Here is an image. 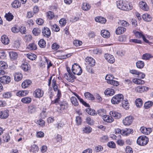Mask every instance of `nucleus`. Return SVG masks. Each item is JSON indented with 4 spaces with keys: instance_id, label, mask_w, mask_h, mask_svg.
Segmentation results:
<instances>
[{
    "instance_id": "f257e3e1",
    "label": "nucleus",
    "mask_w": 153,
    "mask_h": 153,
    "mask_svg": "<svg viewBox=\"0 0 153 153\" xmlns=\"http://www.w3.org/2000/svg\"><path fill=\"white\" fill-rule=\"evenodd\" d=\"M117 6L118 8L124 10H128L132 9V7L131 6L128 2L120 1L117 2Z\"/></svg>"
},
{
    "instance_id": "f03ea898",
    "label": "nucleus",
    "mask_w": 153,
    "mask_h": 153,
    "mask_svg": "<svg viewBox=\"0 0 153 153\" xmlns=\"http://www.w3.org/2000/svg\"><path fill=\"white\" fill-rule=\"evenodd\" d=\"M105 79L108 83L114 86H117L119 85V82L113 80L114 77L112 75H107L105 77Z\"/></svg>"
},
{
    "instance_id": "7ed1b4c3",
    "label": "nucleus",
    "mask_w": 153,
    "mask_h": 153,
    "mask_svg": "<svg viewBox=\"0 0 153 153\" xmlns=\"http://www.w3.org/2000/svg\"><path fill=\"white\" fill-rule=\"evenodd\" d=\"M68 73H65L64 75L65 78L68 81L73 82L75 78V76L72 74L70 68L68 67H66Z\"/></svg>"
},
{
    "instance_id": "20e7f679",
    "label": "nucleus",
    "mask_w": 153,
    "mask_h": 153,
    "mask_svg": "<svg viewBox=\"0 0 153 153\" xmlns=\"http://www.w3.org/2000/svg\"><path fill=\"white\" fill-rule=\"evenodd\" d=\"M123 96L121 94H118L114 96L111 100L113 104H117L123 100Z\"/></svg>"
},
{
    "instance_id": "39448f33",
    "label": "nucleus",
    "mask_w": 153,
    "mask_h": 153,
    "mask_svg": "<svg viewBox=\"0 0 153 153\" xmlns=\"http://www.w3.org/2000/svg\"><path fill=\"white\" fill-rule=\"evenodd\" d=\"M71 70L74 74L79 75L82 72L81 67L76 63H74L72 65Z\"/></svg>"
},
{
    "instance_id": "423d86ee",
    "label": "nucleus",
    "mask_w": 153,
    "mask_h": 153,
    "mask_svg": "<svg viewBox=\"0 0 153 153\" xmlns=\"http://www.w3.org/2000/svg\"><path fill=\"white\" fill-rule=\"evenodd\" d=\"M149 141L148 138L145 136H141L138 138L137 143L140 146H145L147 144Z\"/></svg>"
},
{
    "instance_id": "0eeeda50",
    "label": "nucleus",
    "mask_w": 153,
    "mask_h": 153,
    "mask_svg": "<svg viewBox=\"0 0 153 153\" xmlns=\"http://www.w3.org/2000/svg\"><path fill=\"white\" fill-rule=\"evenodd\" d=\"M133 121V118L131 116H128L123 120V124L126 126H128L131 124Z\"/></svg>"
},
{
    "instance_id": "6e6552de",
    "label": "nucleus",
    "mask_w": 153,
    "mask_h": 153,
    "mask_svg": "<svg viewBox=\"0 0 153 153\" xmlns=\"http://www.w3.org/2000/svg\"><path fill=\"white\" fill-rule=\"evenodd\" d=\"M104 57L105 59L109 63H113L115 61V59L114 56L108 53H105L104 55Z\"/></svg>"
},
{
    "instance_id": "1a4fd4ad",
    "label": "nucleus",
    "mask_w": 153,
    "mask_h": 153,
    "mask_svg": "<svg viewBox=\"0 0 153 153\" xmlns=\"http://www.w3.org/2000/svg\"><path fill=\"white\" fill-rule=\"evenodd\" d=\"M42 35L46 37H49L51 35V32L49 28L47 27H44L42 31Z\"/></svg>"
},
{
    "instance_id": "9d476101",
    "label": "nucleus",
    "mask_w": 153,
    "mask_h": 153,
    "mask_svg": "<svg viewBox=\"0 0 153 153\" xmlns=\"http://www.w3.org/2000/svg\"><path fill=\"white\" fill-rule=\"evenodd\" d=\"M35 97L40 98L42 97L43 95V92L41 89L38 88L33 93Z\"/></svg>"
},
{
    "instance_id": "9b49d317",
    "label": "nucleus",
    "mask_w": 153,
    "mask_h": 153,
    "mask_svg": "<svg viewBox=\"0 0 153 153\" xmlns=\"http://www.w3.org/2000/svg\"><path fill=\"white\" fill-rule=\"evenodd\" d=\"M86 62L91 66H94L95 64V60L91 57H87L85 59Z\"/></svg>"
},
{
    "instance_id": "f8f14e48",
    "label": "nucleus",
    "mask_w": 153,
    "mask_h": 153,
    "mask_svg": "<svg viewBox=\"0 0 153 153\" xmlns=\"http://www.w3.org/2000/svg\"><path fill=\"white\" fill-rule=\"evenodd\" d=\"M149 89V88L140 85L136 87L135 88V90L137 92L141 93L144 92V91H148Z\"/></svg>"
},
{
    "instance_id": "ddd939ff",
    "label": "nucleus",
    "mask_w": 153,
    "mask_h": 153,
    "mask_svg": "<svg viewBox=\"0 0 153 153\" xmlns=\"http://www.w3.org/2000/svg\"><path fill=\"white\" fill-rule=\"evenodd\" d=\"M140 130L143 133L146 135L150 134L152 131L151 128H146L144 126L141 127Z\"/></svg>"
},
{
    "instance_id": "4468645a",
    "label": "nucleus",
    "mask_w": 153,
    "mask_h": 153,
    "mask_svg": "<svg viewBox=\"0 0 153 153\" xmlns=\"http://www.w3.org/2000/svg\"><path fill=\"white\" fill-rule=\"evenodd\" d=\"M10 81V78L7 76H3L1 77V83L4 84L8 83Z\"/></svg>"
},
{
    "instance_id": "2eb2a0df",
    "label": "nucleus",
    "mask_w": 153,
    "mask_h": 153,
    "mask_svg": "<svg viewBox=\"0 0 153 153\" xmlns=\"http://www.w3.org/2000/svg\"><path fill=\"white\" fill-rule=\"evenodd\" d=\"M139 5L140 8L142 10L144 11L148 10L149 8L146 2L143 1H140L139 2Z\"/></svg>"
},
{
    "instance_id": "dca6fc26",
    "label": "nucleus",
    "mask_w": 153,
    "mask_h": 153,
    "mask_svg": "<svg viewBox=\"0 0 153 153\" xmlns=\"http://www.w3.org/2000/svg\"><path fill=\"white\" fill-rule=\"evenodd\" d=\"M122 131V135L123 136H126L131 133H132L133 132V130L131 129L126 128L124 129H123Z\"/></svg>"
},
{
    "instance_id": "f3484780",
    "label": "nucleus",
    "mask_w": 153,
    "mask_h": 153,
    "mask_svg": "<svg viewBox=\"0 0 153 153\" xmlns=\"http://www.w3.org/2000/svg\"><path fill=\"white\" fill-rule=\"evenodd\" d=\"M28 112L30 114H32L35 113L36 111V105H32L28 106Z\"/></svg>"
},
{
    "instance_id": "a211bd4d",
    "label": "nucleus",
    "mask_w": 153,
    "mask_h": 153,
    "mask_svg": "<svg viewBox=\"0 0 153 153\" xmlns=\"http://www.w3.org/2000/svg\"><path fill=\"white\" fill-rule=\"evenodd\" d=\"M21 68L23 70L25 71H27L30 68V65L26 62H24L22 63Z\"/></svg>"
},
{
    "instance_id": "6ab92c4d",
    "label": "nucleus",
    "mask_w": 153,
    "mask_h": 153,
    "mask_svg": "<svg viewBox=\"0 0 153 153\" xmlns=\"http://www.w3.org/2000/svg\"><path fill=\"white\" fill-rule=\"evenodd\" d=\"M109 113L111 117H113L116 119H119L121 117V114L120 113L114 111H111Z\"/></svg>"
},
{
    "instance_id": "aec40b11",
    "label": "nucleus",
    "mask_w": 153,
    "mask_h": 153,
    "mask_svg": "<svg viewBox=\"0 0 153 153\" xmlns=\"http://www.w3.org/2000/svg\"><path fill=\"white\" fill-rule=\"evenodd\" d=\"M126 29L125 27H117L116 30V33L117 34H120L125 32Z\"/></svg>"
},
{
    "instance_id": "412c9836",
    "label": "nucleus",
    "mask_w": 153,
    "mask_h": 153,
    "mask_svg": "<svg viewBox=\"0 0 153 153\" xmlns=\"http://www.w3.org/2000/svg\"><path fill=\"white\" fill-rule=\"evenodd\" d=\"M102 118L105 121L108 123H111L112 122L114 119L112 117L108 115H104L102 116Z\"/></svg>"
},
{
    "instance_id": "4be33fe9",
    "label": "nucleus",
    "mask_w": 153,
    "mask_h": 153,
    "mask_svg": "<svg viewBox=\"0 0 153 153\" xmlns=\"http://www.w3.org/2000/svg\"><path fill=\"white\" fill-rule=\"evenodd\" d=\"M12 96L13 94L11 91L5 92L2 94V97L4 99H10Z\"/></svg>"
},
{
    "instance_id": "5701e85b",
    "label": "nucleus",
    "mask_w": 153,
    "mask_h": 153,
    "mask_svg": "<svg viewBox=\"0 0 153 153\" xmlns=\"http://www.w3.org/2000/svg\"><path fill=\"white\" fill-rule=\"evenodd\" d=\"M28 93V91L27 90L20 91L16 93V95L19 97H22L26 96Z\"/></svg>"
},
{
    "instance_id": "b1692460",
    "label": "nucleus",
    "mask_w": 153,
    "mask_h": 153,
    "mask_svg": "<svg viewBox=\"0 0 153 153\" xmlns=\"http://www.w3.org/2000/svg\"><path fill=\"white\" fill-rule=\"evenodd\" d=\"M101 33L102 36L104 38H108L110 36V33L107 30H102Z\"/></svg>"
},
{
    "instance_id": "393cba45",
    "label": "nucleus",
    "mask_w": 153,
    "mask_h": 153,
    "mask_svg": "<svg viewBox=\"0 0 153 153\" xmlns=\"http://www.w3.org/2000/svg\"><path fill=\"white\" fill-rule=\"evenodd\" d=\"M115 93L114 90L112 89L108 88L106 89L104 92L105 95L109 96H112Z\"/></svg>"
},
{
    "instance_id": "a878e982",
    "label": "nucleus",
    "mask_w": 153,
    "mask_h": 153,
    "mask_svg": "<svg viewBox=\"0 0 153 153\" xmlns=\"http://www.w3.org/2000/svg\"><path fill=\"white\" fill-rule=\"evenodd\" d=\"M31 83V81L29 79L25 80L22 83V87L24 88H25L28 87Z\"/></svg>"
},
{
    "instance_id": "bb28decb",
    "label": "nucleus",
    "mask_w": 153,
    "mask_h": 153,
    "mask_svg": "<svg viewBox=\"0 0 153 153\" xmlns=\"http://www.w3.org/2000/svg\"><path fill=\"white\" fill-rule=\"evenodd\" d=\"M60 108L61 111H62L66 109L68 107V104L66 101H64L61 102L60 104Z\"/></svg>"
},
{
    "instance_id": "cd10ccee",
    "label": "nucleus",
    "mask_w": 153,
    "mask_h": 153,
    "mask_svg": "<svg viewBox=\"0 0 153 153\" xmlns=\"http://www.w3.org/2000/svg\"><path fill=\"white\" fill-rule=\"evenodd\" d=\"M39 150V149L38 146L35 144H33L31 146L30 151L33 153H36L38 152Z\"/></svg>"
},
{
    "instance_id": "c85d7f7f",
    "label": "nucleus",
    "mask_w": 153,
    "mask_h": 153,
    "mask_svg": "<svg viewBox=\"0 0 153 153\" xmlns=\"http://www.w3.org/2000/svg\"><path fill=\"white\" fill-rule=\"evenodd\" d=\"M142 18L143 19L147 22H150L152 20L151 16L147 13L144 14L143 15Z\"/></svg>"
},
{
    "instance_id": "c756f323",
    "label": "nucleus",
    "mask_w": 153,
    "mask_h": 153,
    "mask_svg": "<svg viewBox=\"0 0 153 153\" xmlns=\"http://www.w3.org/2000/svg\"><path fill=\"white\" fill-rule=\"evenodd\" d=\"M9 111L7 110H6L1 112V118L5 119L7 118L9 116Z\"/></svg>"
},
{
    "instance_id": "7c9ffc66",
    "label": "nucleus",
    "mask_w": 153,
    "mask_h": 153,
    "mask_svg": "<svg viewBox=\"0 0 153 153\" xmlns=\"http://www.w3.org/2000/svg\"><path fill=\"white\" fill-rule=\"evenodd\" d=\"M1 39L2 42L4 45H7L9 43V40L8 37L5 35L2 36Z\"/></svg>"
},
{
    "instance_id": "2f4dec72",
    "label": "nucleus",
    "mask_w": 153,
    "mask_h": 153,
    "mask_svg": "<svg viewBox=\"0 0 153 153\" xmlns=\"http://www.w3.org/2000/svg\"><path fill=\"white\" fill-rule=\"evenodd\" d=\"M95 19L96 22L102 24L105 23L106 22V20L105 18L100 16L96 17Z\"/></svg>"
},
{
    "instance_id": "473e14b6",
    "label": "nucleus",
    "mask_w": 153,
    "mask_h": 153,
    "mask_svg": "<svg viewBox=\"0 0 153 153\" xmlns=\"http://www.w3.org/2000/svg\"><path fill=\"white\" fill-rule=\"evenodd\" d=\"M84 95L86 98L88 100H94V96L89 92H87L85 93Z\"/></svg>"
},
{
    "instance_id": "72a5a7b5",
    "label": "nucleus",
    "mask_w": 153,
    "mask_h": 153,
    "mask_svg": "<svg viewBox=\"0 0 153 153\" xmlns=\"http://www.w3.org/2000/svg\"><path fill=\"white\" fill-rule=\"evenodd\" d=\"M22 78V74L20 73H16L14 75V79L16 81L18 82L21 80Z\"/></svg>"
},
{
    "instance_id": "f704fd0d",
    "label": "nucleus",
    "mask_w": 153,
    "mask_h": 153,
    "mask_svg": "<svg viewBox=\"0 0 153 153\" xmlns=\"http://www.w3.org/2000/svg\"><path fill=\"white\" fill-rule=\"evenodd\" d=\"M12 7L14 8H17L20 6L21 3L18 0H15L11 3Z\"/></svg>"
},
{
    "instance_id": "c9c22d12",
    "label": "nucleus",
    "mask_w": 153,
    "mask_h": 153,
    "mask_svg": "<svg viewBox=\"0 0 153 153\" xmlns=\"http://www.w3.org/2000/svg\"><path fill=\"white\" fill-rule=\"evenodd\" d=\"M9 54L10 58L13 59H16L18 57L17 54L15 52H10Z\"/></svg>"
},
{
    "instance_id": "e433bc0d",
    "label": "nucleus",
    "mask_w": 153,
    "mask_h": 153,
    "mask_svg": "<svg viewBox=\"0 0 153 153\" xmlns=\"http://www.w3.org/2000/svg\"><path fill=\"white\" fill-rule=\"evenodd\" d=\"M71 100L72 104L74 106H77L79 105L78 102L75 97H72L71 98Z\"/></svg>"
},
{
    "instance_id": "4c0bfd02",
    "label": "nucleus",
    "mask_w": 153,
    "mask_h": 153,
    "mask_svg": "<svg viewBox=\"0 0 153 153\" xmlns=\"http://www.w3.org/2000/svg\"><path fill=\"white\" fill-rule=\"evenodd\" d=\"M122 104L123 107L126 109H127L129 108V104L128 101L126 100H123L122 101Z\"/></svg>"
},
{
    "instance_id": "58836bf2",
    "label": "nucleus",
    "mask_w": 153,
    "mask_h": 153,
    "mask_svg": "<svg viewBox=\"0 0 153 153\" xmlns=\"http://www.w3.org/2000/svg\"><path fill=\"white\" fill-rule=\"evenodd\" d=\"M33 34L35 36L39 35L41 32V30L38 28H34L32 31Z\"/></svg>"
},
{
    "instance_id": "ea45409f",
    "label": "nucleus",
    "mask_w": 153,
    "mask_h": 153,
    "mask_svg": "<svg viewBox=\"0 0 153 153\" xmlns=\"http://www.w3.org/2000/svg\"><path fill=\"white\" fill-rule=\"evenodd\" d=\"M21 101L24 103H29L31 102V99L29 97H24L22 99Z\"/></svg>"
},
{
    "instance_id": "a19ab883",
    "label": "nucleus",
    "mask_w": 153,
    "mask_h": 153,
    "mask_svg": "<svg viewBox=\"0 0 153 153\" xmlns=\"http://www.w3.org/2000/svg\"><path fill=\"white\" fill-rule=\"evenodd\" d=\"M136 65L138 68L141 69L144 66V63L142 61H138L136 63Z\"/></svg>"
},
{
    "instance_id": "79ce46f5",
    "label": "nucleus",
    "mask_w": 153,
    "mask_h": 153,
    "mask_svg": "<svg viewBox=\"0 0 153 153\" xmlns=\"http://www.w3.org/2000/svg\"><path fill=\"white\" fill-rule=\"evenodd\" d=\"M132 81L134 83L137 84H143L144 83V81L141 79H134Z\"/></svg>"
},
{
    "instance_id": "37998d69",
    "label": "nucleus",
    "mask_w": 153,
    "mask_h": 153,
    "mask_svg": "<svg viewBox=\"0 0 153 153\" xmlns=\"http://www.w3.org/2000/svg\"><path fill=\"white\" fill-rule=\"evenodd\" d=\"M91 7L89 4L87 3H84L82 6V9L83 10L87 11Z\"/></svg>"
},
{
    "instance_id": "c03bdc74",
    "label": "nucleus",
    "mask_w": 153,
    "mask_h": 153,
    "mask_svg": "<svg viewBox=\"0 0 153 153\" xmlns=\"http://www.w3.org/2000/svg\"><path fill=\"white\" fill-rule=\"evenodd\" d=\"M136 106L137 107H140L143 105V102L142 100L140 98L137 99L135 101Z\"/></svg>"
},
{
    "instance_id": "a18cd8bd",
    "label": "nucleus",
    "mask_w": 153,
    "mask_h": 153,
    "mask_svg": "<svg viewBox=\"0 0 153 153\" xmlns=\"http://www.w3.org/2000/svg\"><path fill=\"white\" fill-rule=\"evenodd\" d=\"M26 56L28 59L32 60H35L37 57L36 55L32 53H27V54Z\"/></svg>"
},
{
    "instance_id": "49530a36",
    "label": "nucleus",
    "mask_w": 153,
    "mask_h": 153,
    "mask_svg": "<svg viewBox=\"0 0 153 153\" xmlns=\"http://www.w3.org/2000/svg\"><path fill=\"white\" fill-rule=\"evenodd\" d=\"M38 45L41 48H44L46 46V42L43 39H41L38 42Z\"/></svg>"
},
{
    "instance_id": "de8ad7c7",
    "label": "nucleus",
    "mask_w": 153,
    "mask_h": 153,
    "mask_svg": "<svg viewBox=\"0 0 153 153\" xmlns=\"http://www.w3.org/2000/svg\"><path fill=\"white\" fill-rule=\"evenodd\" d=\"M5 17L6 18L7 20L9 21H11L13 19L14 17L12 14L9 13L7 14L6 13Z\"/></svg>"
},
{
    "instance_id": "09e8293b",
    "label": "nucleus",
    "mask_w": 153,
    "mask_h": 153,
    "mask_svg": "<svg viewBox=\"0 0 153 153\" xmlns=\"http://www.w3.org/2000/svg\"><path fill=\"white\" fill-rule=\"evenodd\" d=\"M152 55L149 53L144 54L142 56V59L145 60H147L152 57Z\"/></svg>"
},
{
    "instance_id": "8fccbe9b",
    "label": "nucleus",
    "mask_w": 153,
    "mask_h": 153,
    "mask_svg": "<svg viewBox=\"0 0 153 153\" xmlns=\"http://www.w3.org/2000/svg\"><path fill=\"white\" fill-rule=\"evenodd\" d=\"M3 140L4 142H7L10 139V137L8 133H6L3 136Z\"/></svg>"
},
{
    "instance_id": "3c124183",
    "label": "nucleus",
    "mask_w": 153,
    "mask_h": 153,
    "mask_svg": "<svg viewBox=\"0 0 153 153\" xmlns=\"http://www.w3.org/2000/svg\"><path fill=\"white\" fill-rule=\"evenodd\" d=\"M52 86L54 91H56L59 90L58 89V86L56 85V80L54 79H53L52 81Z\"/></svg>"
},
{
    "instance_id": "603ef678",
    "label": "nucleus",
    "mask_w": 153,
    "mask_h": 153,
    "mask_svg": "<svg viewBox=\"0 0 153 153\" xmlns=\"http://www.w3.org/2000/svg\"><path fill=\"white\" fill-rule=\"evenodd\" d=\"M51 29L52 30L56 32H58L60 30L59 27L56 24H54L51 25Z\"/></svg>"
},
{
    "instance_id": "864d4df0",
    "label": "nucleus",
    "mask_w": 153,
    "mask_h": 153,
    "mask_svg": "<svg viewBox=\"0 0 153 153\" xmlns=\"http://www.w3.org/2000/svg\"><path fill=\"white\" fill-rule=\"evenodd\" d=\"M153 105V102L151 101H148L146 102L144 104L145 108H148L150 107Z\"/></svg>"
},
{
    "instance_id": "5fc2aeb1",
    "label": "nucleus",
    "mask_w": 153,
    "mask_h": 153,
    "mask_svg": "<svg viewBox=\"0 0 153 153\" xmlns=\"http://www.w3.org/2000/svg\"><path fill=\"white\" fill-rule=\"evenodd\" d=\"M87 113L91 115H94L96 114L95 111L91 108H87L86 109Z\"/></svg>"
},
{
    "instance_id": "6e6d98bb",
    "label": "nucleus",
    "mask_w": 153,
    "mask_h": 153,
    "mask_svg": "<svg viewBox=\"0 0 153 153\" xmlns=\"http://www.w3.org/2000/svg\"><path fill=\"white\" fill-rule=\"evenodd\" d=\"M7 67V65L6 62L1 61V69H6Z\"/></svg>"
},
{
    "instance_id": "4d7b16f0",
    "label": "nucleus",
    "mask_w": 153,
    "mask_h": 153,
    "mask_svg": "<svg viewBox=\"0 0 153 153\" xmlns=\"http://www.w3.org/2000/svg\"><path fill=\"white\" fill-rule=\"evenodd\" d=\"M47 16L50 19H52L54 16V14L53 12L51 11L48 12L47 13Z\"/></svg>"
},
{
    "instance_id": "13d9d810",
    "label": "nucleus",
    "mask_w": 153,
    "mask_h": 153,
    "mask_svg": "<svg viewBox=\"0 0 153 153\" xmlns=\"http://www.w3.org/2000/svg\"><path fill=\"white\" fill-rule=\"evenodd\" d=\"M20 28L16 26L13 27L11 28L12 32L14 33H17L19 31Z\"/></svg>"
},
{
    "instance_id": "bf43d9fd",
    "label": "nucleus",
    "mask_w": 153,
    "mask_h": 153,
    "mask_svg": "<svg viewBox=\"0 0 153 153\" xmlns=\"http://www.w3.org/2000/svg\"><path fill=\"white\" fill-rule=\"evenodd\" d=\"M92 129L90 127L88 126L85 127L83 131L85 133H88L91 132L92 131Z\"/></svg>"
},
{
    "instance_id": "052dcab7",
    "label": "nucleus",
    "mask_w": 153,
    "mask_h": 153,
    "mask_svg": "<svg viewBox=\"0 0 153 153\" xmlns=\"http://www.w3.org/2000/svg\"><path fill=\"white\" fill-rule=\"evenodd\" d=\"M73 43L75 46H78L82 45V42L79 40H76L74 41Z\"/></svg>"
},
{
    "instance_id": "680f3d73",
    "label": "nucleus",
    "mask_w": 153,
    "mask_h": 153,
    "mask_svg": "<svg viewBox=\"0 0 153 153\" xmlns=\"http://www.w3.org/2000/svg\"><path fill=\"white\" fill-rule=\"evenodd\" d=\"M86 122L89 125H91L93 124V121L89 117H88L86 119Z\"/></svg>"
},
{
    "instance_id": "e2e57ef3",
    "label": "nucleus",
    "mask_w": 153,
    "mask_h": 153,
    "mask_svg": "<svg viewBox=\"0 0 153 153\" xmlns=\"http://www.w3.org/2000/svg\"><path fill=\"white\" fill-rule=\"evenodd\" d=\"M76 121L77 125H80L82 122L81 117L79 116L76 117Z\"/></svg>"
},
{
    "instance_id": "0e129e2a",
    "label": "nucleus",
    "mask_w": 153,
    "mask_h": 153,
    "mask_svg": "<svg viewBox=\"0 0 153 153\" xmlns=\"http://www.w3.org/2000/svg\"><path fill=\"white\" fill-rule=\"evenodd\" d=\"M100 140L101 142L104 143L107 142L108 140V137L107 136L104 135L100 138Z\"/></svg>"
},
{
    "instance_id": "69168bd1",
    "label": "nucleus",
    "mask_w": 153,
    "mask_h": 153,
    "mask_svg": "<svg viewBox=\"0 0 153 153\" xmlns=\"http://www.w3.org/2000/svg\"><path fill=\"white\" fill-rule=\"evenodd\" d=\"M36 136L38 138H42L44 137V133L41 131L37 132H36Z\"/></svg>"
},
{
    "instance_id": "338daca9",
    "label": "nucleus",
    "mask_w": 153,
    "mask_h": 153,
    "mask_svg": "<svg viewBox=\"0 0 153 153\" xmlns=\"http://www.w3.org/2000/svg\"><path fill=\"white\" fill-rule=\"evenodd\" d=\"M134 34L135 36L137 38H140L141 37H142L143 36V35L141 33L136 31L134 33Z\"/></svg>"
},
{
    "instance_id": "774afa93",
    "label": "nucleus",
    "mask_w": 153,
    "mask_h": 153,
    "mask_svg": "<svg viewBox=\"0 0 153 153\" xmlns=\"http://www.w3.org/2000/svg\"><path fill=\"white\" fill-rule=\"evenodd\" d=\"M126 153H132L133 150L129 146H127L126 149Z\"/></svg>"
}]
</instances>
